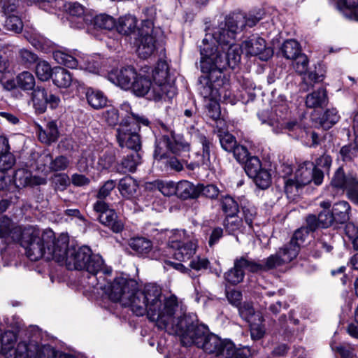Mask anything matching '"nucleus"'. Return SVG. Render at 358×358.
Segmentation results:
<instances>
[{"label": "nucleus", "instance_id": "21", "mask_svg": "<svg viewBox=\"0 0 358 358\" xmlns=\"http://www.w3.org/2000/svg\"><path fill=\"white\" fill-rule=\"evenodd\" d=\"M15 163L14 155L10 152V145L7 138L0 136V189L3 188L5 172Z\"/></svg>", "mask_w": 358, "mask_h": 358}, {"label": "nucleus", "instance_id": "39", "mask_svg": "<svg viewBox=\"0 0 358 358\" xmlns=\"http://www.w3.org/2000/svg\"><path fill=\"white\" fill-rule=\"evenodd\" d=\"M282 55L287 59L296 58L301 52L300 44L295 40H287L280 48Z\"/></svg>", "mask_w": 358, "mask_h": 358}, {"label": "nucleus", "instance_id": "25", "mask_svg": "<svg viewBox=\"0 0 358 358\" xmlns=\"http://www.w3.org/2000/svg\"><path fill=\"white\" fill-rule=\"evenodd\" d=\"M310 232L306 228L301 227L296 229L291 240L284 247L290 252L292 250L295 251L294 258L297 257L300 251L301 245L305 243L306 238Z\"/></svg>", "mask_w": 358, "mask_h": 358}, {"label": "nucleus", "instance_id": "26", "mask_svg": "<svg viewBox=\"0 0 358 358\" xmlns=\"http://www.w3.org/2000/svg\"><path fill=\"white\" fill-rule=\"evenodd\" d=\"M52 80L55 85L62 88L69 87L76 80L70 71L60 66L53 69Z\"/></svg>", "mask_w": 358, "mask_h": 358}, {"label": "nucleus", "instance_id": "63", "mask_svg": "<svg viewBox=\"0 0 358 358\" xmlns=\"http://www.w3.org/2000/svg\"><path fill=\"white\" fill-rule=\"evenodd\" d=\"M316 246L325 252H330L332 248V236L329 234H322L316 241Z\"/></svg>", "mask_w": 358, "mask_h": 358}, {"label": "nucleus", "instance_id": "32", "mask_svg": "<svg viewBox=\"0 0 358 358\" xmlns=\"http://www.w3.org/2000/svg\"><path fill=\"white\" fill-rule=\"evenodd\" d=\"M42 158L45 163L50 162L48 168L51 172L65 171L70 164L69 158L64 155H59L53 159L50 154H46Z\"/></svg>", "mask_w": 358, "mask_h": 358}, {"label": "nucleus", "instance_id": "24", "mask_svg": "<svg viewBox=\"0 0 358 358\" xmlns=\"http://www.w3.org/2000/svg\"><path fill=\"white\" fill-rule=\"evenodd\" d=\"M215 73H207L208 75L201 76L199 79V93L204 99H208V101L215 99L217 94V90L213 87L211 81L212 74Z\"/></svg>", "mask_w": 358, "mask_h": 358}, {"label": "nucleus", "instance_id": "49", "mask_svg": "<svg viewBox=\"0 0 358 358\" xmlns=\"http://www.w3.org/2000/svg\"><path fill=\"white\" fill-rule=\"evenodd\" d=\"M243 164L245 173L250 178L256 176L263 169L262 162L257 156H250Z\"/></svg>", "mask_w": 358, "mask_h": 358}, {"label": "nucleus", "instance_id": "28", "mask_svg": "<svg viewBox=\"0 0 358 358\" xmlns=\"http://www.w3.org/2000/svg\"><path fill=\"white\" fill-rule=\"evenodd\" d=\"M137 20L131 15H127L119 18L118 24L115 27L120 34L124 35L136 34L138 35V28L136 27Z\"/></svg>", "mask_w": 358, "mask_h": 358}, {"label": "nucleus", "instance_id": "23", "mask_svg": "<svg viewBox=\"0 0 358 358\" xmlns=\"http://www.w3.org/2000/svg\"><path fill=\"white\" fill-rule=\"evenodd\" d=\"M141 151H133L130 155L125 156L117 166V171L120 173L134 172L137 166L141 164L142 157Z\"/></svg>", "mask_w": 358, "mask_h": 358}, {"label": "nucleus", "instance_id": "31", "mask_svg": "<svg viewBox=\"0 0 358 358\" xmlns=\"http://www.w3.org/2000/svg\"><path fill=\"white\" fill-rule=\"evenodd\" d=\"M350 206L345 201H341L336 203L332 208V214L335 222L339 224H344L350 220Z\"/></svg>", "mask_w": 358, "mask_h": 358}, {"label": "nucleus", "instance_id": "2", "mask_svg": "<svg viewBox=\"0 0 358 358\" xmlns=\"http://www.w3.org/2000/svg\"><path fill=\"white\" fill-rule=\"evenodd\" d=\"M69 238L66 236L61 235L58 238L59 252L55 255V262L62 264L65 263L66 268L69 270L85 271L90 275L89 278H94V280L90 284L92 287L100 285L99 288H103L102 283L99 282V278L106 280L111 283L110 277L112 273V268L104 264V261L99 255L92 254V250L88 246L68 247Z\"/></svg>", "mask_w": 358, "mask_h": 358}, {"label": "nucleus", "instance_id": "42", "mask_svg": "<svg viewBox=\"0 0 358 358\" xmlns=\"http://www.w3.org/2000/svg\"><path fill=\"white\" fill-rule=\"evenodd\" d=\"M323 78L324 76L322 74L319 75L315 71L306 73L303 74L300 89L303 92H308L310 88L313 87L315 84L322 82Z\"/></svg>", "mask_w": 358, "mask_h": 358}, {"label": "nucleus", "instance_id": "58", "mask_svg": "<svg viewBox=\"0 0 358 358\" xmlns=\"http://www.w3.org/2000/svg\"><path fill=\"white\" fill-rule=\"evenodd\" d=\"M158 189L166 196L176 195L177 192L176 183L173 181H157Z\"/></svg>", "mask_w": 358, "mask_h": 358}, {"label": "nucleus", "instance_id": "18", "mask_svg": "<svg viewBox=\"0 0 358 358\" xmlns=\"http://www.w3.org/2000/svg\"><path fill=\"white\" fill-rule=\"evenodd\" d=\"M243 47L247 54L259 56V59L266 61L273 54L271 48H266V41L258 36H252L243 43Z\"/></svg>", "mask_w": 358, "mask_h": 358}, {"label": "nucleus", "instance_id": "9", "mask_svg": "<svg viewBox=\"0 0 358 358\" xmlns=\"http://www.w3.org/2000/svg\"><path fill=\"white\" fill-rule=\"evenodd\" d=\"M194 138L199 150L189 156L192 161L187 164V167L192 171L200 166L208 168L211 164V158L214 156L213 139L199 131H196Z\"/></svg>", "mask_w": 358, "mask_h": 358}, {"label": "nucleus", "instance_id": "22", "mask_svg": "<svg viewBox=\"0 0 358 358\" xmlns=\"http://www.w3.org/2000/svg\"><path fill=\"white\" fill-rule=\"evenodd\" d=\"M117 189L124 198L132 199L137 195L138 184L133 177L127 176L119 180Z\"/></svg>", "mask_w": 358, "mask_h": 358}, {"label": "nucleus", "instance_id": "53", "mask_svg": "<svg viewBox=\"0 0 358 358\" xmlns=\"http://www.w3.org/2000/svg\"><path fill=\"white\" fill-rule=\"evenodd\" d=\"M285 192L287 195L295 196L299 193V189L303 187L301 184L296 178H286L283 176Z\"/></svg>", "mask_w": 358, "mask_h": 358}, {"label": "nucleus", "instance_id": "17", "mask_svg": "<svg viewBox=\"0 0 358 358\" xmlns=\"http://www.w3.org/2000/svg\"><path fill=\"white\" fill-rule=\"evenodd\" d=\"M252 264L253 265L252 259H249L245 257L236 258L234 262V267L229 269L224 274V280L233 285L239 284L245 277L244 268L248 269L251 273H255Z\"/></svg>", "mask_w": 358, "mask_h": 358}, {"label": "nucleus", "instance_id": "30", "mask_svg": "<svg viewBox=\"0 0 358 358\" xmlns=\"http://www.w3.org/2000/svg\"><path fill=\"white\" fill-rule=\"evenodd\" d=\"M340 120L338 110L334 108L327 109L321 115L315 119L317 123L324 129L327 130L336 124Z\"/></svg>", "mask_w": 358, "mask_h": 358}, {"label": "nucleus", "instance_id": "35", "mask_svg": "<svg viewBox=\"0 0 358 358\" xmlns=\"http://www.w3.org/2000/svg\"><path fill=\"white\" fill-rule=\"evenodd\" d=\"M86 99L88 103L94 109H100L106 106L107 99L101 91L87 89Z\"/></svg>", "mask_w": 358, "mask_h": 358}, {"label": "nucleus", "instance_id": "57", "mask_svg": "<svg viewBox=\"0 0 358 358\" xmlns=\"http://www.w3.org/2000/svg\"><path fill=\"white\" fill-rule=\"evenodd\" d=\"M341 157L343 162H352L358 155V152L350 143L348 145H343L339 151Z\"/></svg>", "mask_w": 358, "mask_h": 358}, {"label": "nucleus", "instance_id": "5", "mask_svg": "<svg viewBox=\"0 0 358 358\" xmlns=\"http://www.w3.org/2000/svg\"><path fill=\"white\" fill-rule=\"evenodd\" d=\"M16 85L22 90H33L31 99L34 108L37 113H43L48 106L52 109H55L60 103L59 96L52 94L50 91L41 87L34 89L35 78L30 72L23 71L20 73L16 78Z\"/></svg>", "mask_w": 358, "mask_h": 358}, {"label": "nucleus", "instance_id": "29", "mask_svg": "<svg viewBox=\"0 0 358 358\" xmlns=\"http://www.w3.org/2000/svg\"><path fill=\"white\" fill-rule=\"evenodd\" d=\"M353 182L358 183L357 177L352 174L345 175L342 167H339L335 172L331 185L337 189H346Z\"/></svg>", "mask_w": 358, "mask_h": 358}, {"label": "nucleus", "instance_id": "59", "mask_svg": "<svg viewBox=\"0 0 358 358\" xmlns=\"http://www.w3.org/2000/svg\"><path fill=\"white\" fill-rule=\"evenodd\" d=\"M116 185V182L114 180H108L106 181L99 188L96 194V197L99 199V201H103L109 196L111 191L115 187Z\"/></svg>", "mask_w": 358, "mask_h": 358}, {"label": "nucleus", "instance_id": "16", "mask_svg": "<svg viewBox=\"0 0 358 358\" xmlns=\"http://www.w3.org/2000/svg\"><path fill=\"white\" fill-rule=\"evenodd\" d=\"M145 73V71L136 73L135 78L133 79L130 89L136 96H147L148 99L161 100V94L159 92L161 91H157L152 85L150 76Z\"/></svg>", "mask_w": 358, "mask_h": 358}, {"label": "nucleus", "instance_id": "36", "mask_svg": "<svg viewBox=\"0 0 358 358\" xmlns=\"http://www.w3.org/2000/svg\"><path fill=\"white\" fill-rule=\"evenodd\" d=\"M59 137V131L56 123L48 122L46 128L39 132L38 138L41 142L50 144L55 142Z\"/></svg>", "mask_w": 358, "mask_h": 358}, {"label": "nucleus", "instance_id": "61", "mask_svg": "<svg viewBox=\"0 0 358 358\" xmlns=\"http://www.w3.org/2000/svg\"><path fill=\"white\" fill-rule=\"evenodd\" d=\"M160 162L164 164L165 167L173 171H180L183 169V165L180 160L176 156H171V155H169L168 157H166V159L162 160Z\"/></svg>", "mask_w": 358, "mask_h": 358}, {"label": "nucleus", "instance_id": "60", "mask_svg": "<svg viewBox=\"0 0 358 358\" xmlns=\"http://www.w3.org/2000/svg\"><path fill=\"white\" fill-rule=\"evenodd\" d=\"M236 160L240 164H244L250 157V155L246 147L238 144L231 152Z\"/></svg>", "mask_w": 358, "mask_h": 358}, {"label": "nucleus", "instance_id": "50", "mask_svg": "<svg viewBox=\"0 0 358 358\" xmlns=\"http://www.w3.org/2000/svg\"><path fill=\"white\" fill-rule=\"evenodd\" d=\"M251 178H253L256 185L262 189H267L271 184V175L268 170L264 168L257 172L256 176Z\"/></svg>", "mask_w": 358, "mask_h": 358}, {"label": "nucleus", "instance_id": "54", "mask_svg": "<svg viewBox=\"0 0 358 358\" xmlns=\"http://www.w3.org/2000/svg\"><path fill=\"white\" fill-rule=\"evenodd\" d=\"M292 60H294L293 66L299 74L303 75L306 73L308 66V59L306 55L301 52L296 58L292 59Z\"/></svg>", "mask_w": 358, "mask_h": 358}, {"label": "nucleus", "instance_id": "41", "mask_svg": "<svg viewBox=\"0 0 358 358\" xmlns=\"http://www.w3.org/2000/svg\"><path fill=\"white\" fill-rule=\"evenodd\" d=\"M53 58L58 64L68 68L75 69L78 64V60L73 55L62 50L54 51Z\"/></svg>", "mask_w": 358, "mask_h": 358}, {"label": "nucleus", "instance_id": "19", "mask_svg": "<svg viewBox=\"0 0 358 358\" xmlns=\"http://www.w3.org/2000/svg\"><path fill=\"white\" fill-rule=\"evenodd\" d=\"M136 70L131 66L121 69H113L108 73V79L122 89H130L133 79L136 76Z\"/></svg>", "mask_w": 358, "mask_h": 358}, {"label": "nucleus", "instance_id": "34", "mask_svg": "<svg viewBox=\"0 0 358 358\" xmlns=\"http://www.w3.org/2000/svg\"><path fill=\"white\" fill-rule=\"evenodd\" d=\"M313 166V163L310 162H305L299 166V169L295 173L294 178H296L299 181V184H301L303 187L308 185L312 182Z\"/></svg>", "mask_w": 358, "mask_h": 358}, {"label": "nucleus", "instance_id": "37", "mask_svg": "<svg viewBox=\"0 0 358 358\" xmlns=\"http://www.w3.org/2000/svg\"><path fill=\"white\" fill-rule=\"evenodd\" d=\"M17 62L25 68H30L37 63L39 58L38 55L30 50L22 48L18 51Z\"/></svg>", "mask_w": 358, "mask_h": 358}, {"label": "nucleus", "instance_id": "56", "mask_svg": "<svg viewBox=\"0 0 358 358\" xmlns=\"http://www.w3.org/2000/svg\"><path fill=\"white\" fill-rule=\"evenodd\" d=\"M206 115L211 120L217 121L220 118L221 110L219 103L213 100H209L208 103L206 106Z\"/></svg>", "mask_w": 358, "mask_h": 358}, {"label": "nucleus", "instance_id": "8", "mask_svg": "<svg viewBox=\"0 0 358 358\" xmlns=\"http://www.w3.org/2000/svg\"><path fill=\"white\" fill-rule=\"evenodd\" d=\"M189 150V143L176 139L171 133V136L162 135L156 137L153 157L159 162L170 155L181 156L182 152H187Z\"/></svg>", "mask_w": 358, "mask_h": 358}, {"label": "nucleus", "instance_id": "11", "mask_svg": "<svg viewBox=\"0 0 358 358\" xmlns=\"http://www.w3.org/2000/svg\"><path fill=\"white\" fill-rule=\"evenodd\" d=\"M152 85L161 94V99L170 100L176 94V89L169 81V65L159 61L152 71Z\"/></svg>", "mask_w": 358, "mask_h": 358}, {"label": "nucleus", "instance_id": "43", "mask_svg": "<svg viewBox=\"0 0 358 358\" xmlns=\"http://www.w3.org/2000/svg\"><path fill=\"white\" fill-rule=\"evenodd\" d=\"M60 1V5L57 8H60L62 6L66 13L71 17H76L79 19L83 17L85 13V8L83 5L78 2L69 1L64 3L63 0Z\"/></svg>", "mask_w": 358, "mask_h": 358}, {"label": "nucleus", "instance_id": "51", "mask_svg": "<svg viewBox=\"0 0 358 358\" xmlns=\"http://www.w3.org/2000/svg\"><path fill=\"white\" fill-rule=\"evenodd\" d=\"M53 69L45 61H38L36 65V76L43 81L48 80L52 78Z\"/></svg>", "mask_w": 358, "mask_h": 358}, {"label": "nucleus", "instance_id": "55", "mask_svg": "<svg viewBox=\"0 0 358 358\" xmlns=\"http://www.w3.org/2000/svg\"><path fill=\"white\" fill-rule=\"evenodd\" d=\"M241 317L248 323L252 322V318L255 316V309L250 303L245 302L238 306Z\"/></svg>", "mask_w": 358, "mask_h": 358}, {"label": "nucleus", "instance_id": "48", "mask_svg": "<svg viewBox=\"0 0 358 358\" xmlns=\"http://www.w3.org/2000/svg\"><path fill=\"white\" fill-rule=\"evenodd\" d=\"M196 198L200 196H205L210 199H216L220 193V190L217 186L213 184L204 185L203 184H198L196 185Z\"/></svg>", "mask_w": 358, "mask_h": 358}, {"label": "nucleus", "instance_id": "64", "mask_svg": "<svg viewBox=\"0 0 358 358\" xmlns=\"http://www.w3.org/2000/svg\"><path fill=\"white\" fill-rule=\"evenodd\" d=\"M55 189L64 191L70 184V178L66 174H56L54 178Z\"/></svg>", "mask_w": 358, "mask_h": 358}, {"label": "nucleus", "instance_id": "13", "mask_svg": "<svg viewBox=\"0 0 358 358\" xmlns=\"http://www.w3.org/2000/svg\"><path fill=\"white\" fill-rule=\"evenodd\" d=\"M203 343V344L202 343L199 348L208 354H213L222 358H230L232 355L233 343L227 339H221L217 335L210 333L209 330Z\"/></svg>", "mask_w": 358, "mask_h": 358}, {"label": "nucleus", "instance_id": "15", "mask_svg": "<svg viewBox=\"0 0 358 358\" xmlns=\"http://www.w3.org/2000/svg\"><path fill=\"white\" fill-rule=\"evenodd\" d=\"M183 233L178 231L169 237L168 246L173 250L174 258L180 262L189 260L196 252V245L191 241H182Z\"/></svg>", "mask_w": 358, "mask_h": 358}, {"label": "nucleus", "instance_id": "20", "mask_svg": "<svg viewBox=\"0 0 358 358\" xmlns=\"http://www.w3.org/2000/svg\"><path fill=\"white\" fill-rule=\"evenodd\" d=\"M138 41L137 53L142 59L150 57L156 48V39L154 31H146L143 29H138V35L136 38Z\"/></svg>", "mask_w": 358, "mask_h": 358}, {"label": "nucleus", "instance_id": "47", "mask_svg": "<svg viewBox=\"0 0 358 358\" xmlns=\"http://www.w3.org/2000/svg\"><path fill=\"white\" fill-rule=\"evenodd\" d=\"M224 227L229 234H234L241 231L243 227V220L237 215L226 216L224 220Z\"/></svg>", "mask_w": 358, "mask_h": 358}, {"label": "nucleus", "instance_id": "44", "mask_svg": "<svg viewBox=\"0 0 358 358\" xmlns=\"http://www.w3.org/2000/svg\"><path fill=\"white\" fill-rule=\"evenodd\" d=\"M220 204L222 211L226 216L237 215L239 211L236 201L229 195L222 196Z\"/></svg>", "mask_w": 358, "mask_h": 358}, {"label": "nucleus", "instance_id": "45", "mask_svg": "<svg viewBox=\"0 0 358 358\" xmlns=\"http://www.w3.org/2000/svg\"><path fill=\"white\" fill-rule=\"evenodd\" d=\"M94 24L101 29L112 30L116 26V20L109 15L100 14L94 17Z\"/></svg>", "mask_w": 358, "mask_h": 358}, {"label": "nucleus", "instance_id": "40", "mask_svg": "<svg viewBox=\"0 0 358 358\" xmlns=\"http://www.w3.org/2000/svg\"><path fill=\"white\" fill-rule=\"evenodd\" d=\"M156 8L154 6L144 8L141 25L138 29H143L146 31H154V21L156 18Z\"/></svg>", "mask_w": 358, "mask_h": 358}, {"label": "nucleus", "instance_id": "27", "mask_svg": "<svg viewBox=\"0 0 358 358\" xmlns=\"http://www.w3.org/2000/svg\"><path fill=\"white\" fill-rule=\"evenodd\" d=\"M328 103L327 90L320 87L317 90L308 94L306 99V106L310 108H322Z\"/></svg>", "mask_w": 358, "mask_h": 358}, {"label": "nucleus", "instance_id": "38", "mask_svg": "<svg viewBox=\"0 0 358 358\" xmlns=\"http://www.w3.org/2000/svg\"><path fill=\"white\" fill-rule=\"evenodd\" d=\"M129 246L137 254L145 255L151 250L152 245L148 239L137 237L130 240Z\"/></svg>", "mask_w": 358, "mask_h": 358}, {"label": "nucleus", "instance_id": "6", "mask_svg": "<svg viewBox=\"0 0 358 358\" xmlns=\"http://www.w3.org/2000/svg\"><path fill=\"white\" fill-rule=\"evenodd\" d=\"M59 252L58 238L51 229L45 230L41 236L33 234L28 245L26 247V255L33 262L44 257L46 260L55 261V255Z\"/></svg>", "mask_w": 358, "mask_h": 358}, {"label": "nucleus", "instance_id": "52", "mask_svg": "<svg viewBox=\"0 0 358 358\" xmlns=\"http://www.w3.org/2000/svg\"><path fill=\"white\" fill-rule=\"evenodd\" d=\"M3 27L8 31L20 33L23 29V22L18 16L10 15L6 18Z\"/></svg>", "mask_w": 358, "mask_h": 358}, {"label": "nucleus", "instance_id": "12", "mask_svg": "<svg viewBox=\"0 0 358 358\" xmlns=\"http://www.w3.org/2000/svg\"><path fill=\"white\" fill-rule=\"evenodd\" d=\"M95 219L108 227L115 233H120L124 229L123 222L118 219L115 210L110 208L103 201H96L93 204Z\"/></svg>", "mask_w": 358, "mask_h": 358}, {"label": "nucleus", "instance_id": "33", "mask_svg": "<svg viewBox=\"0 0 358 358\" xmlns=\"http://www.w3.org/2000/svg\"><path fill=\"white\" fill-rule=\"evenodd\" d=\"M177 192L176 195L181 199L196 198V185L187 180H181L176 183Z\"/></svg>", "mask_w": 358, "mask_h": 358}, {"label": "nucleus", "instance_id": "7", "mask_svg": "<svg viewBox=\"0 0 358 358\" xmlns=\"http://www.w3.org/2000/svg\"><path fill=\"white\" fill-rule=\"evenodd\" d=\"M243 17L241 15H229L213 30L212 38L223 50L225 47L235 44L237 32L243 30Z\"/></svg>", "mask_w": 358, "mask_h": 358}, {"label": "nucleus", "instance_id": "46", "mask_svg": "<svg viewBox=\"0 0 358 358\" xmlns=\"http://www.w3.org/2000/svg\"><path fill=\"white\" fill-rule=\"evenodd\" d=\"M217 136L221 147L227 152H231L238 145L236 138L229 132H224L219 130Z\"/></svg>", "mask_w": 358, "mask_h": 358}, {"label": "nucleus", "instance_id": "14", "mask_svg": "<svg viewBox=\"0 0 358 358\" xmlns=\"http://www.w3.org/2000/svg\"><path fill=\"white\" fill-rule=\"evenodd\" d=\"M295 251L292 250L290 252L283 246L276 252L275 254L271 255L259 263L252 259L253 268L255 273L267 272L271 270L277 268L285 264L289 263L294 258Z\"/></svg>", "mask_w": 358, "mask_h": 358}, {"label": "nucleus", "instance_id": "62", "mask_svg": "<svg viewBox=\"0 0 358 358\" xmlns=\"http://www.w3.org/2000/svg\"><path fill=\"white\" fill-rule=\"evenodd\" d=\"M317 217L322 228H328L336 222L334 215L329 210H322Z\"/></svg>", "mask_w": 358, "mask_h": 358}, {"label": "nucleus", "instance_id": "3", "mask_svg": "<svg viewBox=\"0 0 358 358\" xmlns=\"http://www.w3.org/2000/svg\"><path fill=\"white\" fill-rule=\"evenodd\" d=\"M199 49L200 68L203 73H221L228 67L234 69L241 61L242 48L238 44H231L224 50H219L217 46L209 42L206 36L199 45Z\"/></svg>", "mask_w": 358, "mask_h": 358}, {"label": "nucleus", "instance_id": "1", "mask_svg": "<svg viewBox=\"0 0 358 358\" xmlns=\"http://www.w3.org/2000/svg\"><path fill=\"white\" fill-rule=\"evenodd\" d=\"M108 296L111 301L129 307L136 316L147 314L148 319L156 322L159 329L173 320L178 309V299L175 295L162 301V289L157 284L148 283L140 290L136 280L124 277L113 280L108 289Z\"/></svg>", "mask_w": 358, "mask_h": 358}, {"label": "nucleus", "instance_id": "10", "mask_svg": "<svg viewBox=\"0 0 358 358\" xmlns=\"http://www.w3.org/2000/svg\"><path fill=\"white\" fill-rule=\"evenodd\" d=\"M139 127L129 118H124L116 129L117 141L121 148L141 151L142 148L138 134Z\"/></svg>", "mask_w": 358, "mask_h": 358}, {"label": "nucleus", "instance_id": "4", "mask_svg": "<svg viewBox=\"0 0 358 358\" xmlns=\"http://www.w3.org/2000/svg\"><path fill=\"white\" fill-rule=\"evenodd\" d=\"M162 329H165L170 334L178 336L183 346L195 345L197 348L203 344V341L209 330L208 326L186 315L177 318L173 315V320L169 321Z\"/></svg>", "mask_w": 358, "mask_h": 358}]
</instances>
